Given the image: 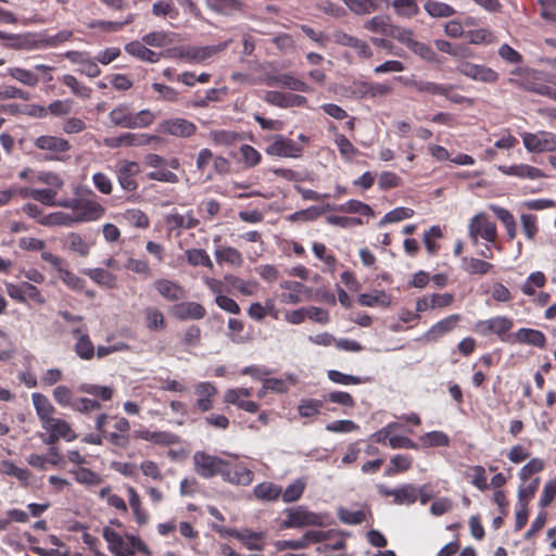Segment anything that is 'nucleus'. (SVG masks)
Wrapping results in <instances>:
<instances>
[{"mask_svg": "<svg viewBox=\"0 0 556 556\" xmlns=\"http://www.w3.org/2000/svg\"><path fill=\"white\" fill-rule=\"evenodd\" d=\"M186 257L191 266H204L210 269L214 267L210 255L203 249H188L186 251Z\"/></svg>", "mask_w": 556, "mask_h": 556, "instance_id": "obj_51", "label": "nucleus"}, {"mask_svg": "<svg viewBox=\"0 0 556 556\" xmlns=\"http://www.w3.org/2000/svg\"><path fill=\"white\" fill-rule=\"evenodd\" d=\"M156 292L168 302H178L186 298L185 288L177 281L159 278L153 282Z\"/></svg>", "mask_w": 556, "mask_h": 556, "instance_id": "obj_17", "label": "nucleus"}, {"mask_svg": "<svg viewBox=\"0 0 556 556\" xmlns=\"http://www.w3.org/2000/svg\"><path fill=\"white\" fill-rule=\"evenodd\" d=\"M462 268L468 275L483 276L493 268V264L480 258L464 256L462 257Z\"/></svg>", "mask_w": 556, "mask_h": 556, "instance_id": "obj_37", "label": "nucleus"}, {"mask_svg": "<svg viewBox=\"0 0 556 556\" xmlns=\"http://www.w3.org/2000/svg\"><path fill=\"white\" fill-rule=\"evenodd\" d=\"M339 534V530L329 529V530H308L304 533V540L307 543V547L311 544L315 543H324L325 541H330L334 538V535Z\"/></svg>", "mask_w": 556, "mask_h": 556, "instance_id": "obj_56", "label": "nucleus"}, {"mask_svg": "<svg viewBox=\"0 0 556 556\" xmlns=\"http://www.w3.org/2000/svg\"><path fill=\"white\" fill-rule=\"evenodd\" d=\"M143 320L150 331L160 332L167 327L163 312L155 306H148L143 309Z\"/></svg>", "mask_w": 556, "mask_h": 556, "instance_id": "obj_27", "label": "nucleus"}, {"mask_svg": "<svg viewBox=\"0 0 556 556\" xmlns=\"http://www.w3.org/2000/svg\"><path fill=\"white\" fill-rule=\"evenodd\" d=\"M205 2L212 11L222 15H232L244 10V3L241 0H205Z\"/></svg>", "mask_w": 556, "mask_h": 556, "instance_id": "obj_31", "label": "nucleus"}, {"mask_svg": "<svg viewBox=\"0 0 556 556\" xmlns=\"http://www.w3.org/2000/svg\"><path fill=\"white\" fill-rule=\"evenodd\" d=\"M325 402L336 403L346 408H353L356 405L354 397L345 391H332L324 395Z\"/></svg>", "mask_w": 556, "mask_h": 556, "instance_id": "obj_60", "label": "nucleus"}, {"mask_svg": "<svg viewBox=\"0 0 556 556\" xmlns=\"http://www.w3.org/2000/svg\"><path fill=\"white\" fill-rule=\"evenodd\" d=\"M413 215H414L413 208L403 207V206L395 207V208L391 210L390 212H388L382 217V219L379 224L381 226H383L386 224L397 223V222L410 218Z\"/></svg>", "mask_w": 556, "mask_h": 556, "instance_id": "obj_61", "label": "nucleus"}, {"mask_svg": "<svg viewBox=\"0 0 556 556\" xmlns=\"http://www.w3.org/2000/svg\"><path fill=\"white\" fill-rule=\"evenodd\" d=\"M86 274L92 279L96 283L113 288L116 283V277L109 270L104 268H92L88 269Z\"/></svg>", "mask_w": 556, "mask_h": 556, "instance_id": "obj_54", "label": "nucleus"}, {"mask_svg": "<svg viewBox=\"0 0 556 556\" xmlns=\"http://www.w3.org/2000/svg\"><path fill=\"white\" fill-rule=\"evenodd\" d=\"M283 514L286 518L282 520L281 529H296L305 527L324 528L331 523L328 514H320L308 510L306 506H295L286 508Z\"/></svg>", "mask_w": 556, "mask_h": 556, "instance_id": "obj_2", "label": "nucleus"}, {"mask_svg": "<svg viewBox=\"0 0 556 556\" xmlns=\"http://www.w3.org/2000/svg\"><path fill=\"white\" fill-rule=\"evenodd\" d=\"M34 144L40 150H47L54 153L67 152L71 149V143L66 139L47 135L36 138Z\"/></svg>", "mask_w": 556, "mask_h": 556, "instance_id": "obj_25", "label": "nucleus"}, {"mask_svg": "<svg viewBox=\"0 0 556 556\" xmlns=\"http://www.w3.org/2000/svg\"><path fill=\"white\" fill-rule=\"evenodd\" d=\"M525 148L529 152H545L556 150V135L549 131L522 132Z\"/></svg>", "mask_w": 556, "mask_h": 556, "instance_id": "obj_9", "label": "nucleus"}, {"mask_svg": "<svg viewBox=\"0 0 556 556\" xmlns=\"http://www.w3.org/2000/svg\"><path fill=\"white\" fill-rule=\"evenodd\" d=\"M41 180L49 187L47 188H30L22 190L24 197H30L34 200L50 206H66V195L60 193L63 181L59 176H40Z\"/></svg>", "mask_w": 556, "mask_h": 556, "instance_id": "obj_3", "label": "nucleus"}, {"mask_svg": "<svg viewBox=\"0 0 556 556\" xmlns=\"http://www.w3.org/2000/svg\"><path fill=\"white\" fill-rule=\"evenodd\" d=\"M72 336L76 339L74 352L84 361H90L94 357L96 348L90 339L86 325L74 327L71 331Z\"/></svg>", "mask_w": 556, "mask_h": 556, "instance_id": "obj_13", "label": "nucleus"}, {"mask_svg": "<svg viewBox=\"0 0 556 556\" xmlns=\"http://www.w3.org/2000/svg\"><path fill=\"white\" fill-rule=\"evenodd\" d=\"M40 224L43 226H73V218L70 214V212H53L43 215L40 218Z\"/></svg>", "mask_w": 556, "mask_h": 556, "instance_id": "obj_49", "label": "nucleus"}, {"mask_svg": "<svg viewBox=\"0 0 556 556\" xmlns=\"http://www.w3.org/2000/svg\"><path fill=\"white\" fill-rule=\"evenodd\" d=\"M362 306L374 307L377 305L388 307L391 304L390 295L383 290H376L372 293H362L357 299Z\"/></svg>", "mask_w": 556, "mask_h": 556, "instance_id": "obj_38", "label": "nucleus"}, {"mask_svg": "<svg viewBox=\"0 0 556 556\" xmlns=\"http://www.w3.org/2000/svg\"><path fill=\"white\" fill-rule=\"evenodd\" d=\"M355 14H367L378 10L379 5L374 0H342Z\"/></svg>", "mask_w": 556, "mask_h": 556, "instance_id": "obj_59", "label": "nucleus"}, {"mask_svg": "<svg viewBox=\"0 0 556 556\" xmlns=\"http://www.w3.org/2000/svg\"><path fill=\"white\" fill-rule=\"evenodd\" d=\"M324 400L318 399H302L299 406L298 412L301 417H315L320 414L324 407Z\"/></svg>", "mask_w": 556, "mask_h": 556, "instance_id": "obj_44", "label": "nucleus"}, {"mask_svg": "<svg viewBox=\"0 0 556 556\" xmlns=\"http://www.w3.org/2000/svg\"><path fill=\"white\" fill-rule=\"evenodd\" d=\"M65 247L78 254L79 256H87L90 251V244L85 241V239L76 232H71L65 240Z\"/></svg>", "mask_w": 556, "mask_h": 556, "instance_id": "obj_45", "label": "nucleus"}, {"mask_svg": "<svg viewBox=\"0 0 556 556\" xmlns=\"http://www.w3.org/2000/svg\"><path fill=\"white\" fill-rule=\"evenodd\" d=\"M125 51L128 54L149 63H156L161 59V54L152 51L151 49L147 48L142 42L137 40L126 43Z\"/></svg>", "mask_w": 556, "mask_h": 556, "instance_id": "obj_30", "label": "nucleus"}, {"mask_svg": "<svg viewBox=\"0 0 556 556\" xmlns=\"http://www.w3.org/2000/svg\"><path fill=\"white\" fill-rule=\"evenodd\" d=\"M414 463V458L408 454H396L390 459L389 467L384 470L386 477H394L397 473L408 471Z\"/></svg>", "mask_w": 556, "mask_h": 556, "instance_id": "obj_33", "label": "nucleus"}, {"mask_svg": "<svg viewBox=\"0 0 556 556\" xmlns=\"http://www.w3.org/2000/svg\"><path fill=\"white\" fill-rule=\"evenodd\" d=\"M460 320L462 316L459 314H452L440 319L422 334V340L428 343L438 342L446 333L454 330Z\"/></svg>", "mask_w": 556, "mask_h": 556, "instance_id": "obj_14", "label": "nucleus"}, {"mask_svg": "<svg viewBox=\"0 0 556 556\" xmlns=\"http://www.w3.org/2000/svg\"><path fill=\"white\" fill-rule=\"evenodd\" d=\"M515 341L543 349L546 345L545 334L538 329L520 328L515 334Z\"/></svg>", "mask_w": 556, "mask_h": 556, "instance_id": "obj_26", "label": "nucleus"}, {"mask_svg": "<svg viewBox=\"0 0 556 556\" xmlns=\"http://www.w3.org/2000/svg\"><path fill=\"white\" fill-rule=\"evenodd\" d=\"M70 473L77 483L85 485L88 489L98 486L103 482V479L99 473L83 466L70 470Z\"/></svg>", "mask_w": 556, "mask_h": 556, "instance_id": "obj_28", "label": "nucleus"}, {"mask_svg": "<svg viewBox=\"0 0 556 556\" xmlns=\"http://www.w3.org/2000/svg\"><path fill=\"white\" fill-rule=\"evenodd\" d=\"M59 277H60L61 281L71 290L78 291V292L84 291L86 281L84 279H81L80 277H78L73 271L66 269L65 267H63L59 271Z\"/></svg>", "mask_w": 556, "mask_h": 556, "instance_id": "obj_57", "label": "nucleus"}, {"mask_svg": "<svg viewBox=\"0 0 556 556\" xmlns=\"http://www.w3.org/2000/svg\"><path fill=\"white\" fill-rule=\"evenodd\" d=\"M31 401L41 426L54 418V414L56 412L55 407L46 395L41 393H33Z\"/></svg>", "mask_w": 556, "mask_h": 556, "instance_id": "obj_24", "label": "nucleus"}, {"mask_svg": "<svg viewBox=\"0 0 556 556\" xmlns=\"http://www.w3.org/2000/svg\"><path fill=\"white\" fill-rule=\"evenodd\" d=\"M451 443L450 437L439 430L430 431L427 433H424L418 439L419 446L424 448L428 447H445L448 446Z\"/></svg>", "mask_w": 556, "mask_h": 556, "instance_id": "obj_34", "label": "nucleus"}, {"mask_svg": "<svg viewBox=\"0 0 556 556\" xmlns=\"http://www.w3.org/2000/svg\"><path fill=\"white\" fill-rule=\"evenodd\" d=\"M545 469V462L542 458L533 457L525 464L519 470V479L526 483L532 476L542 472Z\"/></svg>", "mask_w": 556, "mask_h": 556, "instance_id": "obj_43", "label": "nucleus"}, {"mask_svg": "<svg viewBox=\"0 0 556 556\" xmlns=\"http://www.w3.org/2000/svg\"><path fill=\"white\" fill-rule=\"evenodd\" d=\"M468 235L475 245L478 244L479 238L494 243L497 238L496 225L490 220L486 214H477L469 223Z\"/></svg>", "mask_w": 556, "mask_h": 556, "instance_id": "obj_7", "label": "nucleus"}, {"mask_svg": "<svg viewBox=\"0 0 556 556\" xmlns=\"http://www.w3.org/2000/svg\"><path fill=\"white\" fill-rule=\"evenodd\" d=\"M197 129L198 128L194 123L180 117L165 119L157 125L159 132L180 138H189L193 136L197 132Z\"/></svg>", "mask_w": 556, "mask_h": 556, "instance_id": "obj_10", "label": "nucleus"}, {"mask_svg": "<svg viewBox=\"0 0 556 556\" xmlns=\"http://www.w3.org/2000/svg\"><path fill=\"white\" fill-rule=\"evenodd\" d=\"M192 459L194 471L204 479L220 476L226 463V459L204 451H197L193 454Z\"/></svg>", "mask_w": 556, "mask_h": 556, "instance_id": "obj_6", "label": "nucleus"}, {"mask_svg": "<svg viewBox=\"0 0 556 556\" xmlns=\"http://www.w3.org/2000/svg\"><path fill=\"white\" fill-rule=\"evenodd\" d=\"M231 535L240 541L250 551H262L265 542L262 533L257 532H241L235 530Z\"/></svg>", "mask_w": 556, "mask_h": 556, "instance_id": "obj_36", "label": "nucleus"}, {"mask_svg": "<svg viewBox=\"0 0 556 556\" xmlns=\"http://www.w3.org/2000/svg\"><path fill=\"white\" fill-rule=\"evenodd\" d=\"M53 399L60 406L73 409L76 397H74L73 391L68 387L58 386L53 390Z\"/></svg>", "mask_w": 556, "mask_h": 556, "instance_id": "obj_63", "label": "nucleus"}, {"mask_svg": "<svg viewBox=\"0 0 556 556\" xmlns=\"http://www.w3.org/2000/svg\"><path fill=\"white\" fill-rule=\"evenodd\" d=\"M215 257L217 263H228L235 266H241L243 257L241 253L232 247H222L215 251Z\"/></svg>", "mask_w": 556, "mask_h": 556, "instance_id": "obj_42", "label": "nucleus"}, {"mask_svg": "<svg viewBox=\"0 0 556 556\" xmlns=\"http://www.w3.org/2000/svg\"><path fill=\"white\" fill-rule=\"evenodd\" d=\"M406 85L418 92L443 97H448V92L454 89L453 85H440L433 81L421 79L408 80L406 81Z\"/></svg>", "mask_w": 556, "mask_h": 556, "instance_id": "obj_21", "label": "nucleus"}, {"mask_svg": "<svg viewBox=\"0 0 556 556\" xmlns=\"http://www.w3.org/2000/svg\"><path fill=\"white\" fill-rule=\"evenodd\" d=\"M79 391L90 394L101 401H111L114 394V390L111 387L84 383L79 387Z\"/></svg>", "mask_w": 556, "mask_h": 556, "instance_id": "obj_52", "label": "nucleus"}, {"mask_svg": "<svg viewBox=\"0 0 556 556\" xmlns=\"http://www.w3.org/2000/svg\"><path fill=\"white\" fill-rule=\"evenodd\" d=\"M253 494L262 501H277L281 494V488L273 482H262L254 486Z\"/></svg>", "mask_w": 556, "mask_h": 556, "instance_id": "obj_40", "label": "nucleus"}, {"mask_svg": "<svg viewBox=\"0 0 556 556\" xmlns=\"http://www.w3.org/2000/svg\"><path fill=\"white\" fill-rule=\"evenodd\" d=\"M206 315L205 307L198 302H184L175 307V316L179 320H199Z\"/></svg>", "mask_w": 556, "mask_h": 556, "instance_id": "obj_22", "label": "nucleus"}, {"mask_svg": "<svg viewBox=\"0 0 556 556\" xmlns=\"http://www.w3.org/2000/svg\"><path fill=\"white\" fill-rule=\"evenodd\" d=\"M68 205L65 207L71 208L70 212L73 223L92 222L98 220L104 215V207L96 201L80 198H65Z\"/></svg>", "mask_w": 556, "mask_h": 556, "instance_id": "obj_4", "label": "nucleus"}, {"mask_svg": "<svg viewBox=\"0 0 556 556\" xmlns=\"http://www.w3.org/2000/svg\"><path fill=\"white\" fill-rule=\"evenodd\" d=\"M508 84L541 94L545 84L539 83L533 78V73L528 70H516L511 72Z\"/></svg>", "mask_w": 556, "mask_h": 556, "instance_id": "obj_18", "label": "nucleus"}, {"mask_svg": "<svg viewBox=\"0 0 556 556\" xmlns=\"http://www.w3.org/2000/svg\"><path fill=\"white\" fill-rule=\"evenodd\" d=\"M220 477L231 484L249 485L253 481L254 473L243 463L235 458L226 459Z\"/></svg>", "mask_w": 556, "mask_h": 556, "instance_id": "obj_8", "label": "nucleus"}, {"mask_svg": "<svg viewBox=\"0 0 556 556\" xmlns=\"http://www.w3.org/2000/svg\"><path fill=\"white\" fill-rule=\"evenodd\" d=\"M94 428L98 432L103 434L104 439L112 445L121 448L128 446L130 424L125 417L100 414L96 419Z\"/></svg>", "mask_w": 556, "mask_h": 556, "instance_id": "obj_1", "label": "nucleus"}, {"mask_svg": "<svg viewBox=\"0 0 556 556\" xmlns=\"http://www.w3.org/2000/svg\"><path fill=\"white\" fill-rule=\"evenodd\" d=\"M225 281L243 295L254 294L258 287L256 281L243 280L232 275L225 276Z\"/></svg>", "mask_w": 556, "mask_h": 556, "instance_id": "obj_47", "label": "nucleus"}, {"mask_svg": "<svg viewBox=\"0 0 556 556\" xmlns=\"http://www.w3.org/2000/svg\"><path fill=\"white\" fill-rule=\"evenodd\" d=\"M103 538L109 543L110 551L115 556H123L124 554H132V549L129 547L128 543L124 541V539L110 528H104Z\"/></svg>", "mask_w": 556, "mask_h": 556, "instance_id": "obj_29", "label": "nucleus"}, {"mask_svg": "<svg viewBox=\"0 0 556 556\" xmlns=\"http://www.w3.org/2000/svg\"><path fill=\"white\" fill-rule=\"evenodd\" d=\"M514 321L507 316H496L475 324L473 330L482 337L496 334L501 341H508V332L513 329Z\"/></svg>", "mask_w": 556, "mask_h": 556, "instance_id": "obj_5", "label": "nucleus"}, {"mask_svg": "<svg viewBox=\"0 0 556 556\" xmlns=\"http://www.w3.org/2000/svg\"><path fill=\"white\" fill-rule=\"evenodd\" d=\"M194 394L197 395L194 408L200 413H206L214 406L217 388L208 381L199 382L194 386Z\"/></svg>", "mask_w": 556, "mask_h": 556, "instance_id": "obj_16", "label": "nucleus"}, {"mask_svg": "<svg viewBox=\"0 0 556 556\" xmlns=\"http://www.w3.org/2000/svg\"><path fill=\"white\" fill-rule=\"evenodd\" d=\"M392 7L399 15L404 17H413L419 12L415 0H394Z\"/></svg>", "mask_w": 556, "mask_h": 556, "instance_id": "obj_64", "label": "nucleus"}, {"mask_svg": "<svg viewBox=\"0 0 556 556\" xmlns=\"http://www.w3.org/2000/svg\"><path fill=\"white\" fill-rule=\"evenodd\" d=\"M268 86H280L288 88L293 91H302L307 92L309 90V87L306 83L303 80L294 77L293 75L289 73H282L269 76L267 79Z\"/></svg>", "mask_w": 556, "mask_h": 556, "instance_id": "obj_20", "label": "nucleus"}, {"mask_svg": "<svg viewBox=\"0 0 556 556\" xmlns=\"http://www.w3.org/2000/svg\"><path fill=\"white\" fill-rule=\"evenodd\" d=\"M349 533L339 530V534L330 541H325L321 545L317 546L316 551L319 554H328L330 551H344L346 549V538Z\"/></svg>", "mask_w": 556, "mask_h": 556, "instance_id": "obj_53", "label": "nucleus"}, {"mask_svg": "<svg viewBox=\"0 0 556 556\" xmlns=\"http://www.w3.org/2000/svg\"><path fill=\"white\" fill-rule=\"evenodd\" d=\"M306 489V481L303 478H299L287 486L282 492L281 497L285 503H293L299 501Z\"/></svg>", "mask_w": 556, "mask_h": 556, "instance_id": "obj_46", "label": "nucleus"}, {"mask_svg": "<svg viewBox=\"0 0 556 556\" xmlns=\"http://www.w3.org/2000/svg\"><path fill=\"white\" fill-rule=\"evenodd\" d=\"M546 283V277L542 271H534L529 275L526 282L521 286V291L526 295H534L535 288H542Z\"/></svg>", "mask_w": 556, "mask_h": 556, "instance_id": "obj_58", "label": "nucleus"}, {"mask_svg": "<svg viewBox=\"0 0 556 556\" xmlns=\"http://www.w3.org/2000/svg\"><path fill=\"white\" fill-rule=\"evenodd\" d=\"M227 42L217 46H205V47H186L185 59L191 62H201L212 58L216 53L225 50Z\"/></svg>", "mask_w": 556, "mask_h": 556, "instance_id": "obj_23", "label": "nucleus"}, {"mask_svg": "<svg viewBox=\"0 0 556 556\" xmlns=\"http://www.w3.org/2000/svg\"><path fill=\"white\" fill-rule=\"evenodd\" d=\"M456 70L460 74L477 81L494 84L498 80V74L494 70L485 65L473 64L467 61H463L457 65Z\"/></svg>", "mask_w": 556, "mask_h": 556, "instance_id": "obj_12", "label": "nucleus"}, {"mask_svg": "<svg viewBox=\"0 0 556 556\" xmlns=\"http://www.w3.org/2000/svg\"><path fill=\"white\" fill-rule=\"evenodd\" d=\"M424 9L432 17H450L455 14V10L450 4L435 0H427Z\"/></svg>", "mask_w": 556, "mask_h": 556, "instance_id": "obj_48", "label": "nucleus"}, {"mask_svg": "<svg viewBox=\"0 0 556 556\" xmlns=\"http://www.w3.org/2000/svg\"><path fill=\"white\" fill-rule=\"evenodd\" d=\"M303 148L294 140L277 135L274 141L266 148V153L273 156L298 157Z\"/></svg>", "mask_w": 556, "mask_h": 556, "instance_id": "obj_15", "label": "nucleus"}, {"mask_svg": "<svg viewBox=\"0 0 556 556\" xmlns=\"http://www.w3.org/2000/svg\"><path fill=\"white\" fill-rule=\"evenodd\" d=\"M8 75L28 87H35L39 83V78L35 73L21 67L9 68Z\"/></svg>", "mask_w": 556, "mask_h": 556, "instance_id": "obj_55", "label": "nucleus"}, {"mask_svg": "<svg viewBox=\"0 0 556 556\" xmlns=\"http://www.w3.org/2000/svg\"><path fill=\"white\" fill-rule=\"evenodd\" d=\"M265 101L279 108L304 106L307 102L303 96L274 90L266 92Z\"/></svg>", "mask_w": 556, "mask_h": 556, "instance_id": "obj_19", "label": "nucleus"}, {"mask_svg": "<svg viewBox=\"0 0 556 556\" xmlns=\"http://www.w3.org/2000/svg\"><path fill=\"white\" fill-rule=\"evenodd\" d=\"M280 287L285 290L281 293V302L286 304H298L302 301L301 294L306 287L299 281H283Z\"/></svg>", "mask_w": 556, "mask_h": 556, "instance_id": "obj_32", "label": "nucleus"}, {"mask_svg": "<svg viewBox=\"0 0 556 556\" xmlns=\"http://www.w3.org/2000/svg\"><path fill=\"white\" fill-rule=\"evenodd\" d=\"M393 502L396 505H410L414 504L418 498V490L413 484H404L397 489H394Z\"/></svg>", "mask_w": 556, "mask_h": 556, "instance_id": "obj_41", "label": "nucleus"}, {"mask_svg": "<svg viewBox=\"0 0 556 556\" xmlns=\"http://www.w3.org/2000/svg\"><path fill=\"white\" fill-rule=\"evenodd\" d=\"M41 427L48 432V438L43 440L46 444L53 445L60 439H64L68 442L76 439V434L72 430L70 424L63 419L54 417Z\"/></svg>", "mask_w": 556, "mask_h": 556, "instance_id": "obj_11", "label": "nucleus"}, {"mask_svg": "<svg viewBox=\"0 0 556 556\" xmlns=\"http://www.w3.org/2000/svg\"><path fill=\"white\" fill-rule=\"evenodd\" d=\"M337 210L343 213L359 214L365 217L375 216L372 208L368 204L358 200H349L348 202L339 205Z\"/></svg>", "mask_w": 556, "mask_h": 556, "instance_id": "obj_50", "label": "nucleus"}, {"mask_svg": "<svg viewBox=\"0 0 556 556\" xmlns=\"http://www.w3.org/2000/svg\"><path fill=\"white\" fill-rule=\"evenodd\" d=\"M62 83L70 87L72 92L80 98L88 99L91 94V89L85 85H81L75 76L66 74L62 77Z\"/></svg>", "mask_w": 556, "mask_h": 556, "instance_id": "obj_62", "label": "nucleus"}, {"mask_svg": "<svg viewBox=\"0 0 556 556\" xmlns=\"http://www.w3.org/2000/svg\"><path fill=\"white\" fill-rule=\"evenodd\" d=\"M109 118L112 125L123 128H131L132 112L128 104H119L110 113Z\"/></svg>", "mask_w": 556, "mask_h": 556, "instance_id": "obj_35", "label": "nucleus"}, {"mask_svg": "<svg viewBox=\"0 0 556 556\" xmlns=\"http://www.w3.org/2000/svg\"><path fill=\"white\" fill-rule=\"evenodd\" d=\"M118 218L141 229H147L150 226L148 215L139 208H127L118 215Z\"/></svg>", "mask_w": 556, "mask_h": 556, "instance_id": "obj_39", "label": "nucleus"}]
</instances>
